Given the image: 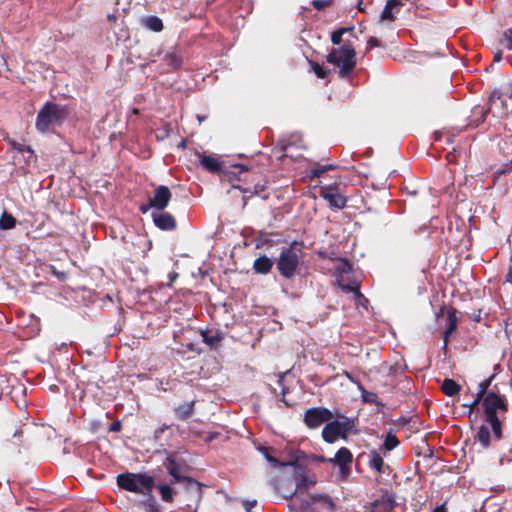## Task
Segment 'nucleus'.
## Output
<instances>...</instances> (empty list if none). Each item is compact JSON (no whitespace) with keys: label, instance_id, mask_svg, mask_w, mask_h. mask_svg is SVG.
I'll return each mask as SVG.
<instances>
[{"label":"nucleus","instance_id":"54","mask_svg":"<svg viewBox=\"0 0 512 512\" xmlns=\"http://www.w3.org/2000/svg\"><path fill=\"white\" fill-rule=\"evenodd\" d=\"M479 404H475V401L473 400L470 404H464L463 406L469 408L468 415L471 416L473 410L478 406Z\"/></svg>","mask_w":512,"mask_h":512},{"label":"nucleus","instance_id":"33","mask_svg":"<svg viewBox=\"0 0 512 512\" xmlns=\"http://www.w3.org/2000/svg\"><path fill=\"white\" fill-rule=\"evenodd\" d=\"M16 226V219L6 211H4L0 217V229L9 230Z\"/></svg>","mask_w":512,"mask_h":512},{"label":"nucleus","instance_id":"23","mask_svg":"<svg viewBox=\"0 0 512 512\" xmlns=\"http://www.w3.org/2000/svg\"><path fill=\"white\" fill-rule=\"evenodd\" d=\"M274 488L286 500L292 499L294 496H296L299 493L296 486L293 487L292 483L290 481L277 482L274 485Z\"/></svg>","mask_w":512,"mask_h":512},{"label":"nucleus","instance_id":"29","mask_svg":"<svg viewBox=\"0 0 512 512\" xmlns=\"http://www.w3.org/2000/svg\"><path fill=\"white\" fill-rule=\"evenodd\" d=\"M239 190L244 193V199L253 197L254 195H260L266 189V181L264 183L256 182L253 187H241L237 186Z\"/></svg>","mask_w":512,"mask_h":512},{"label":"nucleus","instance_id":"63","mask_svg":"<svg viewBox=\"0 0 512 512\" xmlns=\"http://www.w3.org/2000/svg\"><path fill=\"white\" fill-rule=\"evenodd\" d=\"M108 19L109 21H112V22H115L116 21V16L115 15H108Z\"/></svg>","mask_w":512,"mask_h":512},{"label":"nucleus","instance_id":"24","mask_svg":"<svg viewBox=\"0 0 512 512\" xmlns=\"http://www.w3.org/2000/svg\"><path fill=\"white\" fill-rule=\"evenodd\" d=\"M273 264L274 262L269 257L261 255L254 260L253 269L256 273L265 275L271 271Z\"/></svg>","mask_w":512,"mask_h":512},{"label":"nucleus","instance_id":"59","mask_svg":"<svg viewBox=\"0 0 512 512\" xmlns=\"http://www.w3.org/2000/svg\"><path fill=\"white\" fill-rule=\"evenodd\" d=\"M53 274L56 275L58 278L63 279L65 277L63 272H57L55 268H53Z\"/></svg>","mask_w":512,"mask_h":512},{"label":"nucleus","instance_id":"12","mask_svg":"<svg viewBox=\"0 0 512 512\" xmlns=\"http://www.w3.org/2000/svg\"><path fill=\"white\" fill-rule=\"evenodd\" d=\"M151 216L154 225L160 230L174 231L177 228V221L175 217L164 210H157V212H153Z\"/></svg>","mask_w":512,"mask_h":512},{"label":"nucleus","instance_id":"8","mask_svg":"<svg viewBox=\"0 0 512 512\" xmlns=\"http://www.w3.org/2000/svg\"><path fill=\"white\" fill-rule=\"evenodd\" d=\"M320 196L325 199L332 208L343 209L346 207L347 197L344 195V186L341 184L322 186L320 188Z\"/></svg>","mask_w":512,"mask_h":512},{"label":"nucleus","instance_id":"7","mask_svg":"<svg viewBox=\"0 0 512 512\" xmlns=\"http://www.w3.org/2000/svg\"><path fill=\"white\" fill-rule=\"evenodd\" d=\"M172 199L170 189L165 185H159L153 193V196L148 199V202L140 206V211L145 214L150 209L158 211L164 210Z\"/></svg>","mask_w":512,"mask_h":512},{"label":"nucleus","instance_id":"27","mask_svg":"<svg viewBox=\"0 0 512 512\" xmlns=\"http://www.w3.org/2000/svg\"><path fill=\"white\" fill-rule=\"evenodd\" d=\"M259 451L263 454V456L266 458V460L273 465V467H285V466H289V465H295V462H293L291 460L288 462H282V461L278 460L277 458L273 457L271 455V451H272L271 447L261 446L259 448Z\"/></svg>","mask_w":512,"mask_h":512},{"label":"nucleus","instance_id":"39","mask_svg":"<svg viewBox=\"0 0 512 512\" xmlns=\"http://www.w3.org/2000/svg\"><path fill=\"white\" fill-rule=\"evenodd\" d=\"M494 377H495V375L492 374L490 377H488L487 379L480 382L478 385V391L487 395L490 392V391H488V389H489Z\"/></svg>","mask_w":512,"mask_h":512},{"label":"nucleus","instance_id":"20","mask_svg":"<svg viewBox=\"0 0 512 512\" xmlns=\"http://www.w3.org/2000/svg\"><path fill=\"white\" fill-rule=\"evenodd\" d=\"M316 502L323 503L324 505H326L329 508L330 511L336 510V504H335L334 500L332 499V497L328 494H319V493L310 495V501L302 500L301 508L306 509L311 504L316 503Z\"/></svg>","mask_w":512,"mask_h":512},{"label":"nucleus","instance_id":"30","mask_svg":"<svg viewBox=\"0 0 512 512\" xmlns=\"http://www.w3.org/2000/svg\"><path fill=\"white\" fill-rule=\"evenodd\" d=\"M338 168V165L335 164H315L311 169L309 173V177L313 180L315 178H320L324 173H326L329 170H336Z\"/></svg>","mask_w":512,"mask_h":512},{"label":"nucleus","instance_id":"60","mask_svg":"<svg viewBox=\"0 0 512 512\" xmlns=\"http://www.w3.org/2000/svg\"><path fill=\"white\" fill-rule=\"evenodd\" d=\"M357 7H358L359 11H364V7H363V2L362 1L358 2Z\"/></svg>","mask_w":512,"mask_h":512},{"label":"nucleus","instance_id":"9","mask_svg":"<svg viewBox=\"0 0 512 512\" xmlns=\"http://www.w3.org/2000/svg\"><path fill=\"white\" fill-rule=\"evenodd\" d=\"M333 419V413L326 407H312L305 411L303 421L310 429H316Z\"/></svg>","mask_w":512,"mask_h":512},{"label":"nucleus","instance_id":"17","mask_svg":"<svg viewBox=\"0 0 512 512\" xmlns=\"http://www.w3.org/2000/svg\"><path fill=\"white\" fill-rule=\"evenodd\" d=\"M339 437L342 438L340 431V422L332 421L326 423L322 430V438L327 443H334Z\"/></svg>","mask_w":512,"mask_h":512},{"label":"nucleus","instance_id":"38","mask_svg":"<svg viewBox=\"0 0 512 512\" xmlns=\"http://www.w3.org/2000/svg\"><path fill=\"white\" fill-rule=\"evenodd\" d=\"M165 60L168 62V64H179L180 62H182V58L174 49L167 52Z\"/></svg>","mask_w":512,"mask_h":512},{"label":"nucleus","instance_id":"55","mask_svg":"<svg viewBox=\"0 0 512 512\" xmlns=\"http://www.w3.org/2000/svg\"><path fill=\"white\" fill-rule=\"evenodd\" d=\"M432 512H448L446 503L437 506Z\"/></svg>","mask_w":512,"mask_h":512},{"label":"nucleus","instance_id":"15","mask_svg":"<svg viewBox=\"0 0 512 512\" xmlns=\"http://www.w3.org/2000/svg\"><path fill=\"white\" fill-rule=\"evenodd\" d=\"M199 162L202 167L212 173H226L224 169V162L220 161L218 158L203 155L198 153Z\"/></svg>","mask_w":512,"mask_h":512},{"label":"nucleus","instance_id":"34","mask_svg":"<svg viewBox=\"0 0 512 512\" xmlns=\"http://www.w3.org/2000/svg\"><path fill=\"white\" fill-rule=\"evenodd\" d=\"M399 444H400V441L398 440V438L394 434L389 432L386 435L384 443L380 447V450L389 452V451L395 449Z\"/></svg>","mask_w":512,"mask_h":512},{"label":"nucleus","instance_id":"31","mask_svg":"<svg viewBox=\"0 0 512 512\" xmlns=\"http://www.w3.org/2000/svg\"><path fill=\"white\" fill-rule=\"evenodd\" d=\"M340 288L346 293H354L356 299H364L366 302H368V299L365 298V296L361 293L358 282L353 281L348 284H340Z\"/></svg>","mask_w":512,"mask_h":512},{"label":"nucleus","instance_id":"32","mask_svg":"<svg viewBox=\"0 0 512 512\" xmlns=\"http://www.w3.org/2000/svg\"><path fill=\"white\" fill-rule=\"evenodd\" d=\"M157 489L161 495V499L164 502L172 503L174 501L173 489L168 484H159Z\"/></svg>","mask_w":512,"mask_h":512},{"label":"nucleus","instance_id":"21","mask_svg":"<svg viewBox=\"0 0 512 512\" xmlns=\"http://www.w3.org/2000/svg\"><path fill=\"white\" fill-rule=\"evenodd\" d=\"M353 461L352 452L346 448L341 447L333 458H329V463H334L337 466L351 465Z\"/></svg>","mask_w":512,"mask_h":512},{"label":"nucleus","instance_id":"58","mask_svg":"<svg viewBox=\"0 0 512 512\" xmlns=\"http://www.w3.org/2000/svg\"><path fill=\"white\" fill-rule=\"evenodd\" d=\"M368 45L370 47H373V46H377L378 45V40L375 39V38H371L369 41H368Z\"/></svg>","mask_w":512,"mask_h":512},{"label":"nucleus","instance_id":"13","mask_svg":"<svg viewBox=\"0 0 512 512\" xmlns=\"http://www.w3.org/2000/svg\"><path fill=\"white\" fill-rule=\"evenodd\" d=\"M292 461L295 462V465L293 466L295 467L294 481L296 483V488L299 493H303L316 484V479L306 475L304 468L297 464L298 458Z\"/></svg>","mask_w":512,"mask_h":512},{"label":"nucleus","instance_id":"45","mask_svg":"<svg viewBox=\"0 0 512 512\" xmlns=\"http://www.w3.org/2000/svg\"><path fill=\"white\" fill-rule=\"evenodd\" d=\"M363 391V400L365 402H368V403H375L376 402V399H377V394L374 393V392H367L366 390H364L362 387H360Z\"/></svg>","mask_w":512,"mask_h":512},{"label":"nucleus","instance_id":"46","mask_svg":"<svg viewBox=\"0 0 512 512\" xmlns=\"http://www.w3.org/2000/svg\"><path fill=\"white\" fill-rule=\"evenodd\" d=\"M511 171H512V167H510L509 162H507V163H504L503 165H501V167L496 170L495 174L497 176L507 175Z\"/></svg>","mask_w":512,"mask_h":512},{"label":"nucleus","instance_id":"41","mask_svg":"<svg viewBox=\"0 0 512 512\" xmlns=\"http://www.w3.org/2000/svg\"><path fill=\"white\" fill-rule=\"evenodd\" d=\"M348 29L346 28H340L336 31H334L331 35V41L335 45H339L341 43V39L344 33H346Z\"/></svg>","mask_w":512,"mask_h":512},{"label":"nucleus","instance_id":"16","mask_svg":"<svg viewBox=\"0 0 512 512\" xmlns=\"http://www.w3.org/2000/svg\"><path fill=\"white\" fill-rule=\"evenodd\" d=\"M368 457V467L376 471L378 474H385L386 471L390 470V466L388 464H385L383 456L381 455L380 451L371 450L369 452Z\"/></svg>","mask_w":512,"mask_h":512},{"label":"nucleus","instance_id":"53","mask_svg":"<svg viewBox=\"0 0 512 512\" xmlns=\"http://www.w3.org/2000/svg\"><path fill=\"white\" fill-rule=\"evenodd\" d=\"M23 156V162L25 165L29 166L31 164V162H35L36 159H37V156L35 158H29L28 159V154H21Z\"/></svg>","mask_w":512,"mask_h":512},{"label":"nucleus","instance_id":"19","mask_svg":"<svg viewBox=\"0 0 512 512\" xmlns=\"http://www.w3.org/2000/svg\"><path fill=\"white\" fill-rule=\"evenodd\" d=\"M202 341L210 347V349H217L222 340L224 334L220 330H201Z\"/></svg>","mask_w":512,"mask_h":512},{"label":"nucleus","instance_id":"61","mask_svg":"<svg viewBox=\"0 0 512 512\" xmlns=\"http://www.w3.org/2000/svg\"><path fill=\"white\" fill-rule=\"evenodd\" d=\"M345 375H346V377H347L348 379H350L352 382H356L350 373L345 372Z\"/></svg>","mask_w":512,"mask_h":512},{"label":"nucleus","instance_id":"26","mask_svg":"<svg viewBox=\"0 0 512 512\" xmlns=\"http://www.w3.org/2000/svg\"><path fill=\"white\" fill-rule=\"evenodd\" d=\"M6 141L9 146L19 154H28V159L36 157L35 151L31 148V146L25 145L24 143H20L11 138H7Z\"/></svg>","mask_w":512,"mask_h":512},{"label":"nucleus","instance_id":"22","mask_svg":"<svg viewBox=\"0 0 512 512\" xmlns=\"http://www.w3.org/2000/svg\"><path fill=\"white\" fill-rule=\"evenodd\" d=\"M195 412V402H184L174 408V413L177 419L186 420L191 417Z\"/></svg>","mask_w":512,"mask_h":512},{"label":"nucleus","instance_id":"35","mask_svg":"<svg viewBox=\"0 0 512 512\" xmlns=\"http://www.w3.org/2000/svg\"><path fill=\"white\" fill-rule=\"evenodd\" d=\"M144 25L155 32H159L163 29L162 20L156 16H149L144 19Z\"/></svg>","mask_w":512,"mask_h":512},{"label":"nucleus","instance_id":"28","mask_svg":"<svg viewBox=\"0 0 512 512\" xmlns=\"http://www.w3.org/2000/svg\"><path fill=\"white\" fill-rule=\"evenodd\" d=\"M441 390L446 396L452 397L460 392L461 386L453 379L445 378L442 382Z\"/></svg>","mask_w":512,"mask_h":512},{"label":"nucleus","instance_id":"40","mask_svg":"<svg viewBox=\"0 0 512 512\" xmlns=\"http://www.w3.org/2000/svg\"><path fill=\"white\" fill-rule=\"evenodd\" d=\"M501 44L505 48L512 50V30L511 29H508L504 32L503 38L501 40Z\"/></svg>","mask_w":512,"mask_h":512},{"label":"nucleus","instance_id":"11","mask_svg":"<svg viewBox=\"0 0 512 512\" xmlns=\"http://www.w3.org/2000/svg\"><path fill=\"white\" fill-rule=\"evenodd\" d=\"M395 507V494L387 490L379 498L370 503L371 512H392Z\"/></svg>","mask_w":512,"mask_h":512},{"label":"nucleus","instance_id":"64","mask_svg":"<svg viewBox=\"0 0 512 512\" xmlns=\"http://www.w3.org/2000/svg\"><path fill=\"white\" fill-rule=\"evenodd\" d=\"M358 304L365 305L367 302L364 299H356Z\"/></svg>","mask_w":512,"mask_h":512},{"label":"nucleus","instance_id":"1","mask_svg":"<svg viewBox=\"0 0 512 512\" xmlns=\"http://www.w3.org/2000/svg\"><path fill=\"white\" fill-rule=\"evenodd\" d=\"M482 407L485 422L491 427V432L487 425L482 424L474 439L479 442L484 449H487L491 445V437L495 440H501L503 438V423L501 417L508 412L509 403L505 395L500 394L498 391L491 390L483 399Z\"/></svg>","mask_w":512,"mask_h":512},{"label":"nucleus","instance_id":"36","mask_svg":"<svg viewBox=\"0 0 512 512\" xmlns=\"http://www.w3.org/2000/svg\"><path fill=\"white\" fill-rule=\"evenodd\" d=\"M354 426V421L349 418H345L343 422H340V431L342 433V438L346 439L347 434L350 432L352 427Z\"/></svg>","mask_w":512,"mask_h":512},{"label":"nucleus","instance_id":"52","mask_svg":"<svg viewBox=\"0 0 512 512\" xmlns=\"http://www.w3.org/2000/svg\"><path fill=\"white\" fill-rule=\"evenodd\" d=\"M485 396H486L485 394L477 391L476 397L474 399L475 404H480V402L483 403V399L485 398Z\"/></svg>","mask_w":512,"mask_h":512},{"label":"nucleus","instance_id":"43","mask_svg":"<svg viewBox=\"0 0 512 512\" xmlns=\"http://www.w3.org/2000/svg\"><path fill=\"white\" fill-rule=\"evenodd\" d=\"M339 68L338 75L340 78H349L355 66H337Z\"/></svg>","mask_w":512,"mask_h":512},{"label":"nucleus","instance_id":"62","mask_svg":"<svg viewBox=\"0 0 512 512\" xmlns=\"http://www.w3.org/2000/svg\"><path fill=\"white\" fill-rule=\"evenodd\" d=\"M318 461H320V462H327V463H329V462H328V459H326L324 456H319V457H318Z\"/></svg>","mask_w":512,"mask_h":512},{"label":"nucleus","instance_id":"42","mask_svg":"<svg viewBox=\"0 0 512 512\" xmlns=\"http://www.w3.org/2000/svg\"><path fill=\"white\" fill-rule=\"evenodd\" d=\"M311 70L318 78H325L331 72L326 69V66H311Z\"/></svg>","mask_w":512,"mask_h":512},{"label":"nucleus","instance_id":"44","mask_svg":"<svg viewBox=\"0 0 512 512\" xmlns=\"http://www.w3.org/2000/svg\"><path fill=\"white\" fill-rule=\"evenodd\" d=\"M278 384L282 387L281 389V395H282V398H281V401L284 402V404L286 406H291V404L285 399V394L288 392V389L285 388L284 386V375H280L278 380H277Z\"/></svg>","mask_w":512,"mask_h":512},{"label":"nucleus","instance_id":"18","mask_svg":"<svg viewBox=\"0 0 512 512\" xmlns=\"http://www.w3.org/2000/svg\"><path fill=\"white\" fill-rule=\"evenodd\" d=\"M447 328L443 333V349L447 348L449 342V336L454 333L457 329L458 318H457V310L453 307L447 309Z\"/></svg>","mask_w":512,"mask_h":512},{"label":"nucleus","instance_id":"49","mask_svg":"<svg viewBox=\"0 0 512 512\" xmlns=\"http://www.w3.org/2000/svg\"><path fill=\"white\" fill-rule=\"evenodd\" d=\"M121 429H122V424H121V421H119V420L114 421L109 427L110 432H119V431H121Z\"/></svg>","mask_w":512,"mask_h":512},{"label":"nucleus","instance_id":"51","mask_svg":"<svg viewBox=\"0 0 512 512\" xmlns=\"http://www.w3.org/2000/svg\"><path fill=\"white\" fill-rule=\"evenodd\" d=\"M257 504V501L256 500H253V501H245L244 502V507H245V510L246 512H251V509Z\"/></svg>","mask_w":512,"mask_h":512},{"label":"nucleus","instance_id":"47","mask_svg":"<svg viewBox=\"0 0 512 512\" xmlns=\"http://www.w3.org/2000/svg\"><path fill=\"white\" fill-rule=\"evenodd\" d=\"M329 4V1L327 0H313L312 5L317 10H323L326 8Z\"/></svg>","mask_w":512,"mask_h":512},{"label":"nucleus","instance_id":"10","mask_svg":"<svg viewBox=\"0 0 512 512\" xmlns=\"http://www.w3.org/2000/svg\"><path fill=\"white\" fill-rule=\"evenodd\" d=\"M355 51L349 44H344L339 49H334L328 55V62L330 64H355L354 63Z\"/></svg>","mask_w":512,"mask_h":512},{"label":"nucleus","instance_id":"50","mask_svg":"<svg viewBox=\"0 0 512 512\" xmlns=\"http://www.w3.org/2000/svg\"><path fill=\"white\" fill-rule=\"evenodd\" d=\"M168 428H169L168 425H163V426L159 427L158 429H156L155 433H154L155 439H159L161 437V435L165 432V430H167Z\"/></svg>","mask_w":512,"mask_h":512},{"label":"nucleus","instance_id":"48","mask_svg":"<svg viewBox=\"0 0 512 512\" xmlns=\"http://www.w3.org/2000/svg\"><path fill=\"white\" fill-rule=\"evenodd\" d=\"M339 469H340V477L342 479H346L350 475L351 465L339 466Z\"/></svg>","mask_w":512,"mask_h":512},{"label":"nucleus","instance_id":"56","mask_svg":"<svg viewBox=\"0 0 512 512\" xmlns=\"http://www.w3.org/2000/svg\"><path fill=\"white\" fill-rule=\"evenodd\" d=\"M502 60V53L497 51L494 53V62L498 63Z\"/></svg>","mask_w":512,"mask_h":512},{"label":"nucleus","instance_id":"14","mask_svg":"<svg viewBox=\"0 0 512 512\" xmlns=\"http://www.w3.org/2000/svg\"><path fill=\"white\" fill-rule=\"evenodd\" d=\"M486 121H489L487 108L485 105L478 104L472 107L466 127L475 129Z\"/></svg>","mask_w":512,"mask_h":512},{"label":"nucleus","instance_id":"25","mask_svg":"<svg viewBox=\"0 0 512 512\" xmlns=\"http://www.w3.org/2000/svg\"><path fill=\"white\" fill-rule=\"evenodd\" d=\"M401 3L398 0H387L386 5L381 13L382 21L394 20V13L398 12Z\"/></svg>","mask_w":512,"mask_h":512},{"label":"nucleus","instance_id":"2","mask_svg":"<svg viewBox=\"0 0 512 512\" xmlns=\"http://www.w3.org/2000/svg\"><path fill=\"white\" fill-rule=\"evenodd\" d=\"M303 257V242L293 241L284 248L275 261L276 269L281 277L293 279L300 267Z\"/></svg>","mask_w":512,"mask_h":512},{"label":"nucleus","instance_id":"4","mask_svg":"<svg viewBox=\"0 0 512 512\" xmlns=\"http://www.w3.org/2000/svg\"><path fill=\"white\" fill-rule=\"evenodd\" d=\"M512 93L507 89H495L489 95L488 101L485 104L489 116L488 124L495 126L500 124L503 120L508 118L509 108L507 101L511 99Z\"/></svg>","mask_w":512,"mask_h":512},{"label":"nucleus","instance_id":"37","mask_svg":"<svg viewBox=\"0 0 512 512\" xmlns=\"http://www.w3.org/2000/svg\"><path fill=\"white\" fill-rule=\"evenodd\" d=\"M233 174L234 175H239L238 179L239 180H247L248 179V169L242 165H234L233 166Z\"/></svg>","mask_w":512,"mask_h":512},{"label":"nucleus","instance_id":"57","mask_svg":"<svg viewBox=\"0 0 512 512\" xmlns=\"http://www.w3.org/2000/svg\"><path fill=\"white\" fill-rule=\"evenodd\" d=\"M218 436V433H210L209 436L206 438V442L213 441Z\"/></svg>","mask_w":512,"mask_h":512},{"label":"nucleus","instance_id":"6","mask_svg":"<svg viewBox=\"0 0 512 512\" xmlns=\"http://www.w3.org/2000/svg\"><path fill=\"white\" fill-rule=\"evenodd\" d=\"M164 465L166 467L167 472L172 477V483H183L185 484L186 489H191L193 486H195L198 490V501H201L203 496L202 483H200L199 481L195 480L190 476L181 475L183 465L180 462H178L172 455L168 456L165 459Z\"/></svg>","mask_w":512,"mask_h":512},{"label":"nucleus","instance_id":"5","mask_svg":"<svg viewBox=\"0 0 512 512\" xmlns=\"http://www.w3.org/2000/svg\"><path fill=\"white\" fill-rule=\"evenodd\" d=\"M119 488L138 494H145L152 491L154 478L142 473H122L117 476Z\"/></svg>","mask_w":512,"mask_h":512},{"label":"nucleus","instance_id":"3","mask_svg":"<svg viewBox=\"0 0 512 512\" xmlns=\"http://www.w3.org/2000/svg\"><path fill=\"white\" fill-rule=\"evenodd\" d=\"M69 112L66 106L47 101L39 110L35 127L41 133L51 131L54 126H61Z\"/></svg>","mask_w":512,"mask_h":512}]
</instances>
